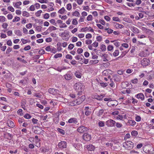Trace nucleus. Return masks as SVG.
Segmentation results:
<instances>
[{"label": "nucleus", "instance_id": "obj_1", "mask_svg": "<svg viewBox=\"0 0 154 154\" xmlns=\"http://www.w3.org/2000/svg\"><path fill=\"white\" fill-rule=\"evenodd\" d=\"M74 88L76 91L78 92V95H81V93L84 90L85 86L82 83L78 82L75 83Z\"/></svg>", "mask_w": 154, "mask_h": 154}, {"label": "nucleus", "instance_id": "obj_2", "mask_svg": "<svg viewBox=\"0 0 154 154\" xmlns=\"http://www.w3.org/2000/svg\"><path fill=\"white\" fill-rule=\"evenodd\" d=\"M134 143L131 141H126L123 144L122 146L127 150L131 149L134 147Z\"/></svg>", "mask_w": 154, "mask_h": 154}, {"label": "nucleus", "instance_id": "obj_3", "mask_svg": "<svg viewBox=\"0 0 154 154\" xmlns=\"http://www.w3.org/2000/svg\"><path fill=\"white\" fill-rule=\"evenodd\" d=\"M69 32L66 30L62 32L60 36L63 39L64 41H67L69 39Z\"/></svg>", "mask_w": 154, "mask_h": 154}, {"label": "nucleus", "instance_id": "obj_4", "mask_svg": "<svg viewBox=\"0 0 154 154\" xmlns=\"http://www.w3.org/2000/svg\"><path fill=\"white\" fill-rule=\"evenodd\" d=\"M116 122L113 120L109 119L106 122V124L108 127H113L116 123Z\"/></svg>", "mask_w": 154, "mask_h": 154}, {"label": "nucleus", "instance_id": "obj_5", "mask_svg": "<svg viewBox=\"0 0 154 154\" xmlns=\"http://www.w3.org/2000/svg\"><path fill=\"white\" fill-rule=\"evenodd\" d=\"M48 91L49 93L54 95H57L59 94L58 90L53 88L49 89Z\"/></svg>", "mask_w": 154, "mask_h": 154}, {"label": "nucleus", "instance_id": "obj_6", "mask_svg": "<svg viewBox=\"0 0 154 154\" xmlns=\"http://www.w3.org/2000/svg\"><path fill=\"white\" fill-rule=\"evenodd\" d=\"M85 99V96L83 95L81 97L78 98L75 100L77 103V105L80 104Z\"/></svg>", "mask_w": 154, "mask_h": 154}, {"label": "nucleus", "instance_id": "obj_7", "mask_svg": "<svg viewBox=\"0 0 154 154\" xmlns=\"http://www.w3.org/2000/svg\"><path fill=\"white\" fill-rule=\"evenodd\" d=\"M149 60L147 58H144L141 62V65L143 66H145L149 64Z\"/></svg>", "mask_w": 154, "mask_h": 154}, {"label": "nucleus", "instance_id": "obj_8", "mask_svg": "<svg viewBox=\"0 0 154 154\" xmlns=\"http://www.w3.org/2000/svg\"><path fill=\"white\" fill-rule=\"evenodd\" d=\"M58 146L60 149L65 148L66 147L67 143L65 141H62L58 143Z\"/></svg>", "mask_w": 154, "mask_h": 154}, {"label": "nucleus", "instance_id": "obj_9", "mask_svg": "<svg viewBox=\"0 0 154 154\" xmlns=\"http://www.w3.org/2000/svg\"><path fill=\"white\" fill-rule=\"evenodd\" d=\"M82 137L85 141H89L91 138V136L89 134L86 133L83 135Z\"/></svg>", "mask_w": 154, "mask_h": 154}, {"label": "nucleus", "instance_id": "obj_10", "mask_svg": "<svg viewBox=\"0 0 154 154\" xmlns=\"http://www.w3.org/2000/svg\"><path fill=\"white\" fill-rule=\"evenodd\" d=\"M118 104V103L116 100H112L109 102H108L107 103V105L109 106H116Z\"/></svg>", "mask_w": 154, "mask_h": 154}, {"label": "nucleus", "instance_id": "obj_11", "mask_svg": "<svg viewBox=\"0 0 154 154\" xmlns=\"http://www.w3.org/2000/svg\"><path fill=\"white\" fill-rule=\"evenodd\" d=\"M88 128L83 126H81L79 127L77 129L78 132L80 133H82L86 131Z\"/></svg>", "mask_w": 154, "mask_h": 154}, {"label": "nucleus", "instance_id": "obj_12", "mask_svg": "<svg viewBox=\"0 0 154 154\" xmlns=\"http://www.w3.org/2000/svg\"><path fill=\"white\" fill-rule=\"evenodd\" d=\"M85 114L87 116H88L92 114V110L91 108L86 107L85 109Z\"/></svg>", "mask_w": 154, "mask_h": 154}, {"label": "nucleus", "instance_id": "obj_13", "mask_svg": "<svg viewBox=\"0 0 154 154\" xmlns=\"http://www.w3.org/2000/svg\"><path fill=\"white\" fill-rule=\"evenodd\" d=\"M7 124L8 126L10 128H13L15 126V125L13 122L10 120H9L7 121Z\"/></svg>", "mask_w": 154, "mask_h": 154}, {"label": "nucleus", "instance_id": "obj_14", "mask_svg": "<svg viewBox=\"0 0 154 154\" xmlns=\"http://www.w3.org/2000/svg\"><path fill=\"white\" fill-rule=\"evenodd\" d=\"M130 29L134 33L138 34L139 33V30L134 26H131Z\"/></svg>", "mask_w": 154, "mask_h": 154}, {"label": "nucleus", "instance_id": "obj_15", "mask_svg": "<svg viewBox=\"0 0 154 154\" xmlns=\"http://www.w3.org/2000/svg\"><path fill=\"white\" fill-rule=\"evenodd\" d=\"M113 78L114 81L116 82L120 81L121 79V76L117 75H114Z\"/></svg>", "mask_w": 154, "mask_h": 154}, {"label": "nucleus", "instance_id": "obj_16", "mask_svg": "<svg viewBox=\"0 0 154 154\" xmlns=\"http://www.w3.org/2000/svg\"><path fill=\"white\" fill-rule=\"evenodd\" d=\"M68 122L69 123H74L76 124L77 122V119L75 118H71L68 120Z\"/></svg>", "mask_w": 154, "mask_h": 154}, {"label": "nucleus", "instance_id": "obj_17", "mask_svg": "<svg viewBox=\"0 0 154 154\" xmlns=\"http://www.w3.org/2000/svg\"><path fill=\"white\" fill-rule=\"evenodd\" d=\"M108 54L106 53L102 54V55L101 56L102 57H103V61L104 62H107L108 61V60L107 59V58H108Z\"/></svg>", "mask_w": 154, "mask_h": 154}, {"label": "nucleus", "instance_id": "obj_18", "mask_svg": "<svg viewBox=\"0 0 154 154\" xmlns=\"http://www.w3.org/2000/svg\"><path fill=\"white\" fill-rule=\"evenodd\" d=\"M56 29L57 28L54 26H50L47 30L46 32L47 33H49L50 32H52L53 30H56Z\"/></svg>", "mask_w": 154, "mask_h": 154}, {"label": "nucleus", "instance_id": "obj_19", "mask_svg": "<svg viewBox=\"0 0 154 154\" xmlns=\"http://www.w3.org/2000/svg\"><path fill=\"white\" fill-rule=\"evenodd\" d=\"M22 4V2L20 1L17 2H13V5L14 6L17 8H20L19 6Z\"/></svg>", "mask_w": 154, "mask_h": 154}, {"label": "nucleus", "instance_id": "obj_20", "mask_svg": "<svg viewBox=\"0 0 154 154\" xmlns=\"http://www.w3.org/2000/svg\"><path fill=\"white\" fill-rule=\"evenodd\" d=\"M87 149L89 151H93L95 149V147L92 144H89L87 146Z\"/></svg>", "mask_w": 154, "mask_h": 154}, {"label": "nucleus", "instance_id": "obj_21", "mask_svg": "<svg viewBox=\"0 0 154 154\" xmlns=\"http://www.w3.org/2000/svg\"><path fill=\"white\" fill-rule=\"evenodd\" d=\"M137 97L138 99H140L141 100H143L144 99V95L142 93H139L137 95Z\"/></svg>", "mask_w": 154, "mask_h": 154}, {"label": "nucleus", "instance_id": "obj_22", "mask_svg": "<svg viewBox=\"0 0 154 154\" xmlns=\"http://www.w3.org/2000/svg\"><path fill=\"white\" fill-rule=\"evenodd\" d=\"M64 76L65 79L66 80H69L72 78V75L70 74H67Z\"/></svg>", "mask_w": 154, "mask_h": 154}, {"label": "nucleus", "instance_id": "obj_23", "mask_svg": "<svg viewBox=\"0 0 154 154\" xmlns=\"http://www.w3.org/2000/svg\"><path fill=\"white\" fill-rule=\"evenodd\" d=\"M62 45V43L60 42H58L57 43V50L58 51H61L62 48H61V46Z\"/></svg>", "mask_w": 154, "mask_h": 154}, {"label": "nucleus", "instance_id": "obj_24", "mask_svg": "<svg viewBox=\"0 0 154 154\" xmlns=\"http://www.w3.org/2000/svg\"><path fill=\"white\" fill-rule=\"evenodd\" d=\"M67 105L69 106H74L77 105L75 100L68 103Z\"/></svg>", "mask_w": 154, "mask_h": 154}, {"label": "nucleus", "instance_id": "obj_25", "mask_svg": "<svg viewBox=\"0 0 154 154\" xmlns=\"http://www.w3.org/2000/svg\"><path fill=\"white\" fill-rule=\"evenodd\" d=\"M14 33L17 36H21L22 35V33L19 29H17L14 31Z\"/></svg>", "mask_w": 154, "mask_h": 154}, {"label": "nucleus", "instance_id": "obj_26", "mask_svg": "<svg viewBox=\"0 0 154 154\" xmlns=\"http://www.w3.org/2000/svg\"><path fill=\"white\" fill-rule=\"evenodd\" d=\"M128 123L130 125L134 126L135 125L136 122L134 120H128Z\"/></svg>", "mask_w": 154, "mask_h": 154}, {"label": "nucleus", "instance_id": "obj_27", "mask_svg": "<svg viewBox=\"0 0 154 154\" xmlns=\"http://www.w3.org/2000/svg\"><path fill=\"white\" fill-rule=\"evenodd\" d=\"M82 57H84L82 55H78L75 56V58L77 60H82Z\"/></svg>", "mask_w": 154, "mask_h": 154}, {"label": "nucleus", "instance_id": "obj_28", "mask_svg": "<svg viewBox=\"0 0 154 154\" xmlns=\"http://www.w3.org/2000/svg\"><path fill=\"white\" fill-rule=\"evenodd\" d=\"M75 75V76L78 78H81L82 76V73L79 71L76 72Z\"/></svg>", "mask_w": 154, "mask_h": 154}, {"label": "nucleus", "instance_id": "obj_29", "mask_svg": "<svg viewBox=\"0 0 154 154\" xmlns=\"http://www.w3.org/2000/svg\"><path fill=\"white\" fill-rule=\"evenodd\" d=\"M99 60H90L89 63L90 64H96L97 63Z\"/></svg>", "mask_w": 154, "mask_h": 154}, {"label": "nucleus", "instance_id": "obj_30", "mask_svg": "<svg viewBox=\"0 0 154 154\" xmlns=\"http://www.w3.org/2000/svg\"><path fill=\"white\" fill-rule=\"evenodd\" d=\"M104 109H100L99 110V111L97 112V115L98 116H101L103 113Z\"/></svg>", "mask_w": 154, "mask_h": 154}, {"label": "nucleus", "instance_id": "obj_31", "mask_svg": "<svg viewBox=\"0 0 154 154\" xmlns=\"http://www.w3.org/2000/svg\"><path fill=\"white\" fill-rule=\"evenodd\" d=\"M72 15L77 17H79L80 16V13L77 11H75L72 13Z\"/></svg>", "mask_w": 154, "mask_h": 154}, {"label": "nucleus", "instance_id": "obj_32", "mask_svg": "<svg viewBox=\"0 0 154 154\" xmlns=\"http://www.w3.org/2000/svg\"><path fill=\"white\" fill-rule=\"evenodd\" d=\"M22 15L23 17H28L30 16L29 13L26 11H23L22 12Z\"/></svg>", "mask_w": 154, "mask_h": 154}, {"label": "nucleus", "instance_id": "obj_33", "mask_svg": "<svg viewBox=\"0 0 154 154\" xmlns=\"http://www.w3.org/2000/svg\"><path fill=\"white\" fill-rule=\"evenodd\" d=\"M115 24L116 28H120L122 29L124 27V26L122 24H119L117 23H116Z\"/></svg>", "mask_w": 154, "mask_h": 154}, {"label": "nucleus", "instance_id": "obj_34", "mask_svg": "<svg viewBox=\"0 0 154 154\" xmlns=\"http://www.w3.org/2000/svg\"><path fill=\"white\" fill-rule=\"evenodd\" d=\"M66 11V10L65 9V8L64 7H62L59 10L58 12L59 14H63Z\"/></svg>", "mask_w": 154, "mask_h": 154}, {"label": "nucleus", "instance_id": "obj_35", "mask_svg": "<svg viewBox=\"0 0 154 154\" xmlns=\"http://www.w3.org/2000/svg\"><path fill=\"white\" fill-rule=\"evenodd\" d=\"M20 20V17L17 16H15L12 20L13 22H18Z\"/></svg>", "mask_w": 154, "mask_h": 154}, {"label": "nucleus", "instance_id": "obj_36", "mask_svg": "<svg viewBox=\"0 0 154 154\" xmlns=\"http://www.w3.org/2000/svg\"><path fill=\"white\" fill-rule=\"evenodd\" d=\"M35 6L33 5H31L28 9V10L31 11H34L35 10Z\"/></svg>", "mask_w": 154, "mask_h": 154}, {"label": "nucleus", "instance_id": "obj_37", "mask_svg": "<svg viewBox=\"0 0 154 154\" xmlns=\"http://www.w3.org/2000/svg\"><path fill=\"white\" fill-rule=\"evenodd\" d=\"M138 132L136 131H133L131 132V135L132 136L136 137L138 135Z\"/></svg>", "mask_w": 154, "mask_h": 154}, {"label": "nucleus", "instance_id": "obj_38", "mask_svg": "<svg viewBox=\"0 0 154 154\" xmlns=\"http://www.w3.org/2000/svg\"><path fill=\"white\" fill-rule=\"evenodd\" d=\"M100 49L103 51H105L106 50V46L103 44L100 47Z\"/></svg>", "mask_w": 154, "mask_h": 154}, {"label": "nucleus", "instance_id": "obj_39", "mask_svg": "<svg viewBox=\"0 0 154 154\" xmlns=\"http://www.w3.org/2000/svg\"><path fill=\"white\" fill-rule=\"evenodd\" d=\"M75 148L77 150H80L82 148V145L79 144H77L75 146Z\"/></svg>", "mask_w": 154, "mask_h": 154}, {"label": "nucleus", "instance_id": "obj_40", "mask_svg": "<svg viewBox=\"0 0 154 154\" xmlns=\"http://www.w3.org/2000/svg\"><path fill=\"white\" fill-rule=\"evenodd\" d=\"M119 51L118 50H116L113 53V55L114 57H116L119 55Z\"/></svg>", "mask_w": 154, "mask_h": 154}, {"label": "nucleus", "instance_id": "obj_41", "mask_svg": "<svg viewBox=\"0 0 154 154\" xmlns=\"http://www.w3.org/2000/svg\"><path fill=\"white\" fill-rule=\"evenodd\" d=\"M62 55L61 53H57L54 56V57L55 58H57L59 57H62Z\"/></svg>", "mask_w": 154, "mask_h": 154}, {"label": "nucleus", "instance_id": "obj_42", "mask_svg": "<svg viewBox=\"0 0 154 154\" xmlns=\"http://www.w3.org/2000/svg\"><path fill=\"white\" fill-rule=\"evenodd\" d=\"M117 119L122 120L123 119V116L121 115H118L115 116Z\"/></svg>", "mask_w": 154, "mask_h": 154}, {"label": "nucleus", "instance_id": "obj_43", "mask_svg": "<svg viewBox=\"0 0 154 154\" xmlns=\"http://www.w3.org/2000/svg\"><path fill=\"white\" fill-rule=\"evenodd\" d=\"M110 70L109 69H106L104 70L102 72V74L103 75L106 76L108 75V73Z\"/></svg>", "mask_w": 154, "mask_h": 154}, {"label": "nucleus", "instance_id": "obj_44", "mask_svg": "<svg viewBox=\"0 0 154 154\" xmlns=\"http://www.w3.org/2000/svg\"><path fill=\"white\" fill-rule=\"evenodd\" d=\"M57 49L54 47L51 48V52L53 54H55L57 52Z\"/></svg>", "mask_w": 154, "mask_h": 154}, {"label": "nucleus", "instance_id": "obj_45", "mask_svg": "<svg viewBox=\"0 0 154 154\" xmlns=\"http://www.w3.org/2000/svg\"><path fill=\"white\" fill-rule=\"evenodd\" d=\"M40 150L41 152H46L48 151V149L46 148L45 147H42L40 148Z\"/></svg>", "mask_w": 154, "mask_h": 154}, {"label": "nucleus", "instance_id": "obj_46", "mask_svg": "<svg viewBox=\"0 0 154 154\" xmlns=\"http://www.w3.org/2000/svg\"><path fill=\"white\" fill-rule=\"evenodd\" d=\"M6 18L3 16H0V22H4L5 21Z\"/></svg>", "mask_w": 154, "mask_h": 154}, {"label": "nucleus", "instance_id": "obj_47", "mask_svg": "<svg viewBox=\"0 0 154 154\" xmlns=\"http://www.w3.org/2000/svg\"><path fill=\"white\" fill-rule=\"evenodd\" d=\"M72 8V5L71 3H69L67 5L66 8L68 10H70Z\"/></svg>", "mask_w": 154, "mask_h": 154}, {"label": "nucleus", "instance_id": "obj_48", "mask_svg": "<svg viewBox=\"0 0 154 154\" xmlns=\"http://www.w3.org/2000/svg\"><path fill=\"white\" fill-rule=\"evenodd\" d=\"M98 125L100 127H103L104 126V122L102 121H100L98 122Z\"/></svg>", "mask_w": 154, "mask_h": 154}, {"label": "nucleus", "instance_id": "obj_49", "mask_svg": "<svg viewBox=\"0 0 154 154\" xmlns=\"http://www.w3.org/2000/svg\"><path fill=\"white\" fill-rule=\"evenodd\" d=\"M24 117L26 119H30L31 118V116L28 113L26 114L24 116Z\"/></svg>", "mask_w": 154, "mask_h": 154}, {"label": "nucleus", "instance_id": "obj_50", "mask_svg": "<svg viewBox=\"0 0 154 154\" xmlns=\"http://www.w3.org/2000/svg\"><path fill=\"white\" fill-rule=\"evenodd\" d=\"M1 10L3 12V14L5 15L8 13V11L6 10V9L5 8H3L1 9Z\"/></svg>", "mask_w": 154, "mask_h": 154}, {"label": "nucleus", "instance_id": "obj_51", "mask_svg": "<svg viewBox=\"0 0 154 154\" xmlns=\"http://www.w3.org/2000/svg\"><path fill=\"white\" fill-rule=\"evenodd\" d=\"M96 39L98 42H101L102 40V37L101 36H97L96 37Z\"/></svg>", "mask_w": 154, "mask_h": 154}, {"label": "nucleus", "instance_id": "obj_52", "mask_svg": "<svg viewBox=\"0 0 154 154\" xmlns=\"http://www.w3.org/2000/svg\"><path fill=\"white\" fill-rule=\"evenodd\" d=\"M20 83L23 84H26L27 83V79H24L21 80Z\"/></svg>", "mask_w": 154, "mask_h": 154}, {"label": "nucleus", "instance_id": "obj_53", "mask_svg": "<svg viewBox=\"0 0 154 154\" xmlns=\"http://www.w3.org/2000/svg\"><path fill=\"white\" fill-rule=\"evenodd\" d=\"M113 47L111 45H109L107 48V49L108 51H111L113 50Z\"/></svg>", "mask_w": 154, "mask_h": 154}, {"label": "nucleus", "instance_id": "obj_54", "mask_svg": "<svg viewBox=\"0 0 154 154\" xmlns=\"http://www.w3.org/2000/svg\"><path fill=\"white\" fill-rule=\"evenodd\" d=\"M8 9L11 12H14V8L11 6H9L8 8Z\"/></svg>", "mask_w": 154, "mask_h": 154}, {"label": "nucleus", "instance_id": "obj_55", "mask_svg": "<svg viewBox=\"0 0 154 154\" xmlns=\"http://www.w3.org/2000/svg\"><path fill=\"white\" fill-rule=\"evenodd\" d=\"M89 30V28L88 27H85L82 28L81 29V31L82 32H85Z\"/></svg>", "mask_w": 154, "mask_h": 154}, {"label": "nucleus", "instance_id": "obj_56", "mask_svg": "<svg viewBox=\"0 0 154 154\" xmlns=\"http://www.w3.org/2000/svg\"><path fill=\"white\" fill-rule=\"evenodd\" d=\"M136 10L139 11L140 12H143V9L141 7H137L136 8Z\"/></svg>", "mask_w": 154, "mask_h": 154}, {"label": "nucleus", "instance_id": "obj_57", "mask_svg": "<svg viewBox=\"0 0 154 154\" xmlns=\"http://www.w3.org/2000/svg\"><path fill=\"white\" fill-rule=\"evenodd\" d=\"M100 85L101 86L103 87H105L108 85V84L107 83H104L103 82L100 83Z\"/></svg>", "mask_w": 154, "mask_h": 154}, {"label": "nucleus", "instance_id": "obj_58", "mask_svg": "<svg viewBox=\"0 0 154 154\" xmlns=\"http://www.w3.org/2000/svg\"><path fill=\"white\" fill-rule=\"evenodd\" d=\"M72 23L74 25H77L78 24V21L76 19H73L72 21Z\"/></svg>", "mask_w": 154, "mask_h": 154}, {"label": "nucleus", "instance_id": "obj_59", "mask_svg": "<svg viewBox=\"0 0 154 154\" xmlns=\"http://www.w3.org/2000/svg\"><path fill=\"white\" fill-rule=\"evenodd\" d=\"M57 130L61 134L63 135H64V131L63 129L60 128H58L57 129Z\"/></svg>", "mask_w": 154, "mask_h": 154}, {"label": "nucleus", "instance_id": "obj_60", "mask_svg": "<svg viewBox=\"0 0 154 154\" xmlns=\"http://www.w3.org/2000/svg\"><path fill=\"white\" fill-rule=\"evenodd\" d=\"M72 42H76L78 40V38L75 37H72Z\"/></svg>", "mask_w": 154, "mask_h": 154}, {"label": "nucleus", "instance_id": "obj_61", "mask_svg": "<svg viewBox=\"0 0 154 154\" xmlns=\"http://www.w3.org/2000/svg\"><path fill=\"white\" fill-rule=\"evenodd\" d=\"M51 46H48L46 47L45 48V50L46 51H50L51 52Z\"/></svg>", "mask_w": 154, "mask_h": 154}, {"label": "nucleus", "instance_id": "obj_62", "mask_svg": "<svg viewBox=\"0 0 154 154\" xmlns=\"http://www.w3.org/2000/svg\"><path fill=\"white\" fill-rule=\"evenodd\" d=\"M74 46L73 44H70L68 46V49L70 50L72 49Z\"/></svg>", "mask_w": 154, "mask_h": 154}, {"label": "nucleus", "instance_id": "obj_63", "mask_svg": "<svg viewBox=\"0 0 154 154\" xmlns=\"http://www.w3.org/2000/svg\"><path fill=\"white\" fill-rule=\"evenodd\" d=\"M141 118L140 117L138 116H137L135 117V120L137 122H140L141 121Z\"/></svg>", "mask_w": 154, "mask_h": 154}, {"label": "nucleus", "instance_id": "obj_64", "mask_svg": "<svg viewBox=\"0 0 154 154\" xmlns=\"http://www.w3.org/2000/svg\"><path fill=\"white\" fill-rule=\"evenodd\" d=\"M59 26L60 28H65L67 26L64 23H63L62 22V23L60 24Z\"/></svg>", "mask_w": 154, "mask_h": 154}]
</instances>
